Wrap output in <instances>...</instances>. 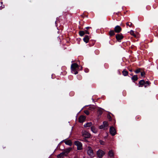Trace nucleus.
I'll return each mask as SVG.
<instances>
[{
  "label": "nucleus",
  "mask_w": 158,
  "mask_h": 158,
  "mask_svg": "<svg viewBox=\"0 0 158 158\" xmlns=\"http://www.w3.org/2000/svg\"><path fill=\"white\" fill-rule=\"evenodd\" d=\"M89 38L88 35H86L85 38H83L84 41L86 43H87L89 40Z\"/></svg>",
  "instance_id": "f3484780"
},
{
  "label": "nucleus",
  "mask_w": 158,
  "mask_h": 158,
  "mask_svg": "<svg viewBox=\"0 0 158 158\" xmlns=\"http://www.w3.org/2000/svg\"><path fill=\"white\" fill-rule=\"evenodd\" d=\"M92 123L91 122H89L85 124L84 126L85 127H89L91 126H92Z\"/></svg>",
  "instance_id": "f8f14e48"
},
{
  "label": "nucleus",
  "mask_w": 158,
  "mask_h": 158,
  "mask_svg": "<svg viewBox=\"0 0 158 158\" xmlns=\"http://www.w3.org/2000/svg\"><path fill=\"white\" fill-rule=\"evenodd\" d=\"M145 75V73L144 72H142L141 73V76L143 77Z\"/></svg>",
  "instance_id": "c756f323"
},
{
  "label": "nucleus",
  "mask_w": 158,
  "mask_h": 158,
  "mask_svg": "<svg viewBox=\"0 0 158 158\" xmlns=\"http://www.w3.org/2000/svg\"><path fill=\"white\" fill-rule=\"evenodd\" d=\"M91 28L90 27H86V28L87 29H89V28Z\"/></svg>",
  "instance_id": "72a5a7b5"
},
{
  "label": "nucleus",
  "mask_w": 158,
  "mask_h": 158,
  "mask_svg": "<svg viewBox=\"0 0 158 158\" xmlns=\"http://www.w3.org/2000/svg\"><path fill=\"white\" fill-rule=\"evenodd\" d=\"M123 37L122 34H118L116 35V38L118 41H119L122 39Z\"/></svg>",
  "instance_id": "9b49d317"
},
{
  "label": "nucleus",
  "mask_w": 158,
  "mask_h": 158,
  "mask_svg": "<svg viewBox=\"0 0 158 158\" xmlns=\"http://www.w3.org/2000/svg\"><path fill=\"white\" fill-rule=\"evenodd\" d=\"M108 126L107 122L104 121L103 122V124L99 126V128L101 129H106V127H108Z\"/></svg>",
  "instance_id": "39448f33"
},
{
  "label": "nucleus",
  "mask_w": 158,
  "mask_h": 158,
  "mask_svg": "<svg viewBox=\"0 0 158 158\" xmlns=\"http://www.w3.org/2000/svg\"><path fill=\"white\" fill-rule=\"evenodd\" d=\"M126 25L127 26L131 27L132 25V23L131 22H128L126 23Z\"/></svg>",
  "instance_id": "bb28decb"
},
{
  "label": "nucleus",
  "mask_w": 158,
  "mask_h": 158,
  "mask_svg": "<svg viewBox=\"0 0 158 158\" xmlns=\"http://www.w3.org/2000/svg\"><path fill=\"white\" fill-rule=\"evenodd\" d=\"M71 149H72L71 148H67V149H65L63 153L66 156H67L68 154L70 152V151H71Z\"/></svg>",
  "instance_id": "9d476101"
},
{
  "label": "nucleus",
  "mask_w": 158,
  "mask_h": 158,
  "mask_svg": "<svg viewBox=\"0 0 158 158\" xmlns=\"http://www.w3.org/2000/svg\"><path fill=\"white\" fill-rule=\"evenodd\" d=\"M80 35L82 36H83L85 34V32L83 31H81L79 32Z\"/></svg>",
  "instance_id": "b1692460"
},
{
  "label": "nucleus",
  "mask_w": 158,
  "mask_h": 158,
  "mask_svg": "<svg viewBox=\"0 0 158 158\" xmlns=\"http://www.w3.org/2000/svg\"><path fill=\"white\" fill-rule=\"evenodd\" d=\"M87 154L91 157H93L94 156V154L93 150L92 148L90 147H88L87 149Z\"/></svg>",
  "instance_id": "f03ea898"
},
{
  "label": "nucleus",
  "mask_w": 158,
  "mask_h": 158,
  "mask_svg": "<svg viewBox=\"0 0 158 158\" xmlns=\"http://www.w3.org/2000/svg\"><path fill=\"white\" fill-rule=\"evenodd\" d=\"M109 35L110 36L114 35V31L113 30L110 31L109 32Z\"/></svg>",
  "instance_id": "5701e85b"
},
{
  "label": "nucleus",
  "mask_w": 158,
  "mask_h": 158,
  "mask_svg": "<svg viewBox=\"0 0 158 158\" xmlns=\"http://www.w3.org/2000/svg\"><path fill=\"white\" fill-rule=\"evenodd\" d=\"M139 72H140V69H137V70H136L135 71V73H139Z\"/></svg>",
  "instance_id": "7c9ffc66"
},
{
  "label": "nucleus",
  "mask_w": 158,
  "mask_h": 158,
  "mask_svg": "<svg viewBox=\"0 0 158 158\" xmlns=\"http://www.w3.org/2000/svg\"><path fill=\"white\" fill-rule=\"evenodd\" d=\"M75 144L77 147V149L78 150H81L82 149V144L78 141H75Z\"/></svg>",
  "instance_id": "423d86ee"
},
{
  "label": "nucleus",
  "mask_w": 158,
  "mask_h": 158,
  "mask_svg": "<svg viewBox=\"0 0 158 158\" xmlns=\"http://www.w3.org/2000/svg\"><path fill=\"white\" fill-rule=\"evenodd\" d=\"M85 33L87 34H89V32L87 30H85Z\"/></svg>",
  "instance_id": "2f4dec72"
},
{
  "label": "nucleus",
  "mask_w": 158,
  "mask_h": 158,
  "mask_svg": "<svg viewBox=\"0 0 158 158\" xmlns=\"http://www.w3.org/2000/svg\"><path fill=\"white\" fill-rule=\"evenodd\" d=\"M79 69L78 65L76 63H73L71 65V70L72 73L76 74L78 73V70Z\"/></svg>",
  "instance_id": "f257e3e1"
},
{
  "label": "nucleus",
  "mask_w": 158,
  "mask_h": 158,
  "mask_svg": "<svg viewBox=\"0 0 158 158\" xmlns=\"http://www.w3.org/2000/svg\"><path fill=\"white\" fill-rule=\"evenodd\" d=\"M114 29L115 31L117 33L120 32L122 30L121 27L120 26L118 25L115 27Z\"/></svg>",
  "instance_id": "6e6552de"
},
{
  "label": "nucleus",
  "mask_w": 158,
  "mask_h": 158,
  "mask_svg": "<svg viewBox=\"0 0 158 158\" xmlns=\"http://www.w3.org/2000/svg\"><path fill=\"white\" fill-rule=\"evenodd\" d=\"M4 6L3 5V6H0V9L1 10L2 8H4Z\"/></svg>",
  "instance_id": "473e14b6"
},
{
  "label": "nucleus",
  "mask_w": 158,
  "mask_h": 158,
  "mask_svg": "<svg viewBox=\"0 0 158 158\" xmlns=\"http://www.w3.org/2000/svg\"><path fill=\"white\" fill-rule=\"evenodd\" d=\"M150 84L149 82L148 81H146V82H145V87H146L148 85H149Z\"/></svg>",
  "instance_id": "a878e982"
},
{
  "label": "nucleus",
  "mask_w": 158,
  "mask_h": 158,
  "mask_svg": "<svg viewBox=\"0 0 158 158\" xmlns=\"http://www.w3.org/2000/svg\"><path fill=\"white\" fill-rule=\"evenodd\" d=\"M110 132L113 136L116 133V131L113 127H111L110 129Z\"/></svg>",
  "instance_id": "0eeeda50"
},
{
  "label": "nucleus",
  "mask_w": 158,
  "mask_h": 158,
  "mask_svg": "<svg viewBox=\"0 0 158 158\" xmlns=\"http://www.w3.org/2000/svg\"><path fill=\"white\" fill-rule=\"evenodd\" d=\"M65 143L68 145H69V146H71L72 144V143L70 140H64L63 141Z\"/></svg>",
  "instance_id": "dca6fc26"
},
{
  "label": "nucleus",
  "mask_w": 158,
  "mask_h": 158,
  "mask_svg": "<svg viewBox=\"0 0 158 158\" xmlns=\"http://www.w3.org/2000/svg\"><path fill=\"white\" fill-rule=\"evenodd\" d=\"M84 113L87 115H88L89 114V112L87 110H85L84 111Z\"/></svg>",
  "instance_id": "c85d7f7f"
},
{
  "label": "nucleus",
  "mask_w": 158,
  "mask_h": 158,
  "mask_svg": "<svg viewBox=\"0 0 158 158\" xmlns=\"http://www.w3.org/2000/svg\"><path fill=\"white\" fill-rule=\"evenodd\" d=\"M64 156H66L65 155L63 152H62L58 155L57 156V158H63Z\"/></svg>",
  "instance_id": "4468645a"
},
{
  "label": "nucleus",
  "mask_w": 158,
  "mask_h": 158,
  "mask_svg": "<svg viewBox=\"0 0 158 158\" xmlns=\"http://www.w3.org/2000/svg\"><path fill=\"white\" fill-rule=\"evenodd\" d=\"M86 117L83 115L81 116L79 118V122L81 123H83L85 121Z\"/></svg>",
  "instance_id": "1a4fd4ad"
},
{
  "label": "nucleus",
  "mask_w": 158,
  "mask_h": 158,
  "mask_svg": "<svg viewBox=\"0 0 158 158\" xmlns=\"http://www.w3.org/2000/svg\"><path fill=\"white\" fill-rule=\"evenodd\" d=\"M108 156L110 157H113L114 156V153L112 150H110L108 152Z\"/></svg>",
  "instance_id": "2eb2a0df"
},
{
  "label": "nucleus",
  "mask_w": 158,
  "mask_h": 158,
  "mask_svg": "<svg viewBox=\"0 0 158 158\" xmlns=\"http://www.w3.org/2000/svg\"><path fill=\"white\" fill-rule=\"evenodd\" d=\"M130 71L131 72H132V70H130Z\"/></svg>",
  "instance_id": "f704fd0d"
},
{
  "label": "nucleus",
  "mask_w": 158,
  "mask_h": 158,
  "mask_svg": "<svg viewBox=\"0 0 158 158\" xmlns=\"http://www.w3.org/2000/svg\"><path fill=\"white\" fill-rule=\"evenodd\" d=\"M96 107L94 105H91L89 107L88 109L91 111H93L95 109Z\"/></svg>",
  "instance_id": "a211bd4d"
},
{
  "label": "nucleus",
  "mask_w": 158,
  "mask_h": 158,
  "mask_svg": "<svg viewBox=\"0 0 158 158\" xmlns=\"http://www.w3.org/2000/svg\"><path fill=\"white\" fill-rule=\"evenodd\" d=\"M131 79L133 81H135L137 80L138 77L137 75H135L133 76L131 78Z\"/></svg>",
  "instance_id": "6ab92c4d"
},
{
  "label": "nucleus",
  "mask_w": 158,
  "mask_h": 158,
  "mask_svg": "<svg viewBox=\"0 0 158 158\" xmlns=\"http://www.w3.org/2000/svg\"><path fill=\"white\" fill-rule=\"evenodd\" d=\"M99 142L101 145H104L105 144V143L104 141L100 140Z\"/></svg>",
  "instance_id": "cd10ccee"
},
{
  "label": "nucleus",
  "mask_w": 158,
  "mask_h": 158,
  "mask_svg": "<svg viewBox=\"0 0 158 158\" xmlns=\"http://www.w3.org/2000/svg\"><path fill=\"white\" fill-rule=\"evenodd\" d=\"M130 33L131 35H132L135 37H136V35L134 34V32L133 30H131L130 32Z\"/></svg>",
  "instance_id": "393cba45"
},
{
  "label": "nucleus",
  "mask_w": 158,
  "mask_h": 158,
  "mask_svg": "<svg viewBox=\"0 0 158 158\" xmlns=\"http://www.w3.org/2000/svg\"><path fill=\"white\" fill-rule=\"evenodd\" d=\"M139 83L142 86L143 85H145V81L143 80H141L139 81Z\"/></svg>",
  "instance_id": "aec40b11"
},
{
  "label": "nucleus",
  "mask_w": 158,
  "mask_h": 158,
  "mask_svg": "<svg viewBox=\"0 0 158 158\" xmlns=\"http://www.w3.org/2000/svg\"><path fill=\"white\" fill-rule=\"evenodd\" d=\"M91 131L94 133H96L97 132V129L94 126H92L91 127Z\"/></svg>",
  "instance_id": "ddd939ff"
},
{
  "label": "nucleus",
  "mask_w": 158,
  "mask_h": 158,
  "mask_svg": "<svg viewBox=\"0 0 158 158\" xmlns=\"http://www.w3.org/2000/svg\"><path fill=\"white\" fill-rule=\"evenodd\" d=\"M105 154V152L101 149H99L97 152V154L99 158H102Z\"/></svg>",
  "instance_id": "7ed1b4c3"
},
{
  "label": "nucleus",
  "mask_w": 158,
  "mask_h": 158,
  "mask_svg": "<svg viewBox=\"0 0 158 158\" xmlns=\"http://www.w3.org/2000/svg\"><path fill=\"white\" fill-rule=\"evenodd\" d=\"M123 74L124 76H127L128 74V72L125 70H124L123 71Z\"/></svg>",
  "instance_id": "4be33fe9"
},
{
  "label": "nucleus",
  "mask_w": 158,
  "mask_h": 158,
  "mask_svg": "<svg viewBox=\"0 0 158 158\" xmlns=\"http://www.w3.org/2000/svg\"><path fill=\"white\" fill-rule=\"evenodd\" d=\"M82 135L85 138H89L91 136L90 134L85 130H83L82 132Z\"/></svg>",
  "instance_id": "20e7f679"
},
{
  "label": "nucleus",
  "mask_w": 158,
  "mask_h": 158,
  "mask_svg": "<svg viewBox=\"0 0 158 158\" xmlns=\"http://www.w3.org/2000/svg\"><path fill=\"white\" fill-rule=\"evenodd\" d=\"M102 109L101 108H99L98 109V114L99 115H100L102 114Z\"/></svg>",
  "instance_id": "412c9836"
}]
</instances>
